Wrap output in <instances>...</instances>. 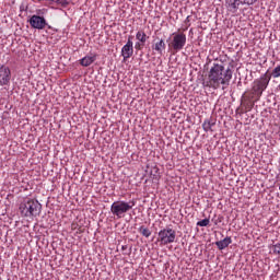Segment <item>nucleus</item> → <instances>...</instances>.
<instances>
[{"label":"nucleus","mask_w":280,"mask_h":280,"mask_svg":"<svg viewBox=\"0 0 280 280\" xmlns=\"http://www.w3.org/2000/svg\"><path fill=\"white\" fill-rule=\"evenodd\" d=\"M97 60V55H88L80 59L81 67H91Z\"/></svg>","instance_id":"12"},{"label":"nucleus","mask_w":280,"mask_h":280,"mask_svg":"<svg viewBox=\"0 0 280 280\" xmlns=\"http://www.w3.org/2000/svg\"><path fill=\"white\" fill-rule=\"evenodd\" d=\"M136 38H137L138 43H144L145 44V43H148V38H150V37L148 36V34H145V31L140 30V31L137 32Z\"/></svg>","instance_id":"15"},{"label":"nucleus","mask_w":280,"mask_h":280,"mask_svg":"<svg viewBox=\"0 0 280 280\" xmlns=\"http://www.w3.org/2000/svg\"><path fill=\"white\" fill-rule=\"evenodd\" d=\"M230 244H233V240L231 238V236H228L222 241L215 242V246H218L219 250H224V248H229Z\"/></svg>","instance_id":"13"},{"label":"nucleus","mask_w":280,"mask_h":280,"mask_svg":"<svg viewBox=\"0 0 280 280\" xmlns=\"http://www.w3.org/2000/svg\"><path fill=\"white\" fill-rule=\"evenodd\" d=\"M126 248H128V246H126V245H122V246H121V249H122V250H126Z\"/></svg>","instance_id":"24"},{"label":"nucleus","mask_w":280,"mask_h":280,"mask_svg":"<svg viewBox=\"0 0 280 280\" xmlns=\"http://www.w3.org/2000/svg\"><path fill=\"white\" fill-rule=\"evenodd\" d=\"M132 54H135V47L132 44H126L121 48V56H122L124 60H128V58H130L132 56Z\"/></svg>","instance_id":"11"},{"label":"nucleus","mask_w":280,"mask_h":280,"mask_svg":"<svg viewBox=\"0 0 280 280\" xmlns=\"http://www.w3.org/2000/svg\"><path fill=\"white\" fill-rule=\"evenodd\" d=\"M160 246H167V244H174L176 242V230L166 228L158 233V241Z\"/></svg>","instance_id":"5"},{"label":"nucleus","mask_w":280,"mask_h":280,"mask_svg":"<svg viewBox=\"0 0 280 280\" xmlns=\"http://www.w3.org/2000/svg\"><path fill=\"white\" fill-rule=\"evenodd\" d=\"M209 223H210L209 219H203L197 222V226H209Z\"/></svg>","instance_id":"18"},{"label":"nucleus","mask_w":280,"mask_h":280,"mask_svg":"<svg viewBox=\"0 0 280 280\" xmlns=\"http://www.w3.org/2000/svg\"><path fill=\"white\" fill-rule=\"evenodd\" d=\"M271 75L266 72L262 74L259 79H256L254 81V85L252 88V91L257 95L258 97H261L264 95V91L268 89V84H270Z\"/></svg>","instance_id":"6"},{"label":"nucleus","mask_w":280,"mask_h":280,"mask_svg":"<svg viewBox=\"0 0 280 280\" xmlns=\"http://www.w3.org/2000/svg\"><path fill=\"white\" fill-rule=\"evenodd\" d=\"M12 77V72L10 68L5 65L0 63V86H5L10 84V78Z\"/></svg>","instance_id":"8"},{"label":"nucleus","mask_w":280,"mask_h":280,"mask_svg":"<svg viewBox=\"0 0 280 280\" xmlns=\"http://www.w3.org/2000/svg\"><path fill=\"white\" fill-rule=\"evenodd\" d=\"M71 228H72V230H75V229H78V224L72 223Z\"/></svg>","instance_id":"22"},{"label":"nucleus","mask_w":280,"mask_h":280,"mask_svg":"<svg viewBox=\"0 0 280 280\" xmlns=\"http://www.w3.org/2000/svg\"><path fill=\"white\" fill-rule=\"evenodd\" d=\"M132 38H135L132 35L128 36L127 45H133Z\"/></svg>","instance_id":"21"},{"label":"nucleus","mask_w":280,"mask_h":280,"mask_svg":"<svg viewBox=\"0 0 280 280\" xmlns=\"http://www.w3.org/2000/svg\"><path fill=\"white\" fill-rule=\"evenodd\" d=\"M233 78V71L228 68L224 70V66L214 63L209 72L208 86L211 89H220V84H229Z\"/></svg>","instance_id":"1"},{"label":"nucleus","mask_w":280,"mask_h":280,"mask_svg":"<svg viewBox=\"0 0 280 280\" xmlns=\"http://www.w3.org/2000/svg\"><path fill=\"white\" fill-rule=\"evenodd\" d=\"M271 75L272 78H280V65L273 69Z\"/></svg>","instance_id":"17"},{"label":"nucleus","mask_w":280,"mask_h":280,"mask_svg":"<svg viewBox=\"0 0 280 280\" xmlns=\"http://www.w3.org/2000/svg\"><path fill=\"white\" fill-rule=\"evenodd\" d=\"M139 234L143 235V237H150V235H152V231H150V229L142 225L139 228Z\"/></svg>","instance_id":"16"},{"label":"nucleus","mask_w":280,"mask_h":280,"mask_svg":"<svg viewBox=\"0 0 280 280\" xmlns=\"http://www.w3.org/2000/svg\"><path fill=\"white\" fill-rule=\"evenodd\" d=\"M213 126H215V121H213V119H206L202 124L205 132H213Z\"/></svg>","instance_id":"14"},{"label":"nucleus","mask_w":280,"mask_h":280,"mask_svg":"<svg viewBox=\"0 0 280 280\" xmlns=\"http://www.w3.org/2000/svg\"><path fill=\"white\" fill-rule=\"evenodd\" d=\"M166 45H165V39L163 38H156L154 40V44L152 45L153 51H156L160 56H163V51H165Z\"/></svg>","instance_id":"10"},{"label":"nucleus","mask_w":280,"mask_h":280,"mask_svg":"<svg viewBox=\"0 0 280 280\" xmlns=\"http://www.w3.org/2000/svg\"><path fill=\"white\" fill-rule=\"evenodd\" d=\"M273 253L275 255H280V243H277L276 245H273Z\"/></svg>","instance_id":"20"},{"label":"nucleus","mask_w":280,"mask_h":280,"mask_svg":"<svg viewBox=\"0 0 280 280\" xmlns=\"http://www.w3.org/2000/svg\"><path fill=\"white\" fill-rule=\"evenodd\" d=\"M143 47H145V44L142 42H137L135 44V49H137V51H141V49H143Z\"/></svg>","instance_id":"19"},{"label":"nucleus","mask_w":280,"mask_h":280,"mask_svg":"<svg viewBox=\"0 0 280 280\" xmlns=\"http://www.w3.org/2000/svg\"><path fill=\"white\" fill-rule=\"evenodd\" d=\"M57 3H62V2H60V1H57Z\"/></svg>","instance_id":"26"},{"label":"nucleus","mask_w":280,"mask_h":280,"mask_svg":"<svg viewBox=\"0 0 280 280\" xmlns=\"http://www.w3.org/2000/svg\"><path fill=\"white\" fill-rule=\"evenodd\" d=\"M137 205V201L130 200L129 202L127 201H115L110 206V211L113 215H116L117 218H121L124 213H128L135 206Z\"/></svg>","instance_id":"4"},{"label":"nucleus","mask_w":280,"mask_h":280,"mask_svg":"<svg viewBox=\"0 0 280 280\" xmlns=\"http://www.w3.org/2000/svg\"><path fill=\"white\" fill-rule=\"evenodd\" d=\"M43 209V205L35 199L25 200L20 205V212L22 218H38L40 215V211Z\"/></svg>","instance_id":"2"},{"label":"nucleus","mask_w":280,"mask_h":280,"mask_svg":"<svg viewBox=\"0 0 280 280\" xmlns=\"http://www.w3.org/2000/svg\"><path fill=\"white\" fill-rule=\"evenodd\" d=\"M259 0H225V8L231 14H237L240 5H255Z\"/></svg>","instance_id":"7"},{"label":"nucleus","mask_w":280,"mask_h":280,"mask_svg":"<svg viewBox=\"0 0 280 280\" xmlns=\"http://www.w3.org/2000/svg\"><path fill=\"white\" fill-rule=\"evenodd\" d=\"M185 45H187V35L183 32L173 33L172 38L168 42L167 46L173 54H178V51H183L185 49Z\"/></svg>","instance_id":"3"},{"label":"nucleus","mask_w":280,"mask_h":280,"mask_svg":"<svg viewBox=\"0 0 280 280\" xmlns=\"http://www.w3.org/2000/svg\"><path fill=\"white\" fill-rule=\"evenodd\" d=\"M37 1H54V0H37Z\"/></svg>","instance_id":"25"},{"label":"nucleus","mask_w":280,"mask_h":280,"mask_svg":"<svg viewBox=\"0 0 280 280\" xmlns=\"http://www.w3.org/2000/svg\"><path fill=\"white\" fill-rule=\"evenodd\" d=\"M30 25L34 27V30H45V27H47V20L39 15H33L30 19Z\"/></svg>","instance_id":"9"},{"label":"nucleus","mask_w":280,"mask_h":280,"mask_svg":"<svg viewBox=\"0 0 280 280\" xmlns=\"http://www.w3.org/2000/svg\"><path fill=\"white\" fill-rule=\"evenodd\" d=\"M254 106H255V103H252L249 106V110L253 109Z\"/></svg>","instance_id":"23"}]
</instances>
